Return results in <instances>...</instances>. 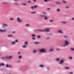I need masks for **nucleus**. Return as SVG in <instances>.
<instances>
[{"mask_svg":"<svg viewBox=\"0 0 74 74\" xmlns=\"http://www.w3.org/2000/svg\"><path fill=\"white\" fill-rule=\"evenodd\" d=\"M39 32H50V30L49 29V28H46L44 30H39Z\"/></svg>","mask_w":74,"mask_h":74,"instance_id":"obj_1","label":"nucleus"},{"mask_svg":"<svg viewBox=\"0 0 74 74\" xmlns=\"http://www.w3.org/2000/svg\"><path fill=\"white\" fill-rule=\"evenodd\" d=\"M69 44V41L67 40H66L65 41V44L64 45V47H66V46H67V45H68V44Z\"/></svg>","mask_w":74,"mask_h":74,"instance_id":"obj_2","label":"nucleus"},{"mask_svg":"<svg viewBox=\"0 0 74 74\" xmlns=\"http://www.w3.org/2000/svg\"><path fill=\"white\" fill-rule=\"evenodd\" d=\"M40 52V53H42L43 52H46L47 50L45 49H42L39 50Z\"/></svg>","mask_w":74,"mask_h":74,"instance_id":"obj_3","label":"nucleus"},{"mask_svg":"<svg viewBox=\"0 0 74 74\" xmlns=\"http://www.w3.org/2000/svg\"><path fill=\"white\" fill-rule=\"evenodd\" d=\"M34 7V8H36V7H37V6L36 5H34V6H32L31 7V8L32 10H34V9H33Z\"/></svg>","mask_w":74,"mask_h":74,"instance_id":"obj_4","label":"nucleus"},{"mask_svg":"<svg viewBox=\"0 0 74 74\" xmlns=\"http://www.w3.org/2000/svg\"><path fill=\"white\" fill-rule=\"evenodd\" d=\"M40 43L39 42H34V44L35 45H37V44H40Z\"/></svg>","mask_w":74,"mask_h":74,"instance_id":"obj_5","label":"nucleus"},{"mask_svg":"<svg viewBox=\"0 0 74 74\" xmlns=\"http://www.w3.org/2000/svg\"><path fill=\"white\" fill-rule=\"evenodd\" d=\"M58 33H61V34H63V32L61 30H59L58 31Z\"/></svg>","mask_w":74,"mask_h":74,"instance_id":"obj_6","label":"nucleus"},{"mask_svg":"<svg viewBox=\"0 0 74 74\" xmlns=\"http://www.w3.org/2000/svg\"><path fill=\"white\" fill-rule=\"evenodd\" d=\"M17 19L18 22H22V20L20 19Z\"/></svg>","mask_w":74,"mask_h":74,"instance_id":"obj_7","label":"nucleus"},{"mask_svg":"<svg viewBox=\"0 0 74 74\" xmlns=\"http://www.w3.org/2000/svg\"><path fill=\"white\" fill-rule=\"evenodd\" d=\"M0 32H4V33L6 32V30H1L0 29Z\"/></svg>","mask_w":74,"mask_h":74,"instance_id":"obj_8","label":"nucleus"},{"mask_svg":"<svg viewBox=\"0 0 74 74\" xmlns=\"http://www.w3.org/2000/svg\"><path fill=\"white\" fill-rule=\"evenodd\" d=\"M43 17H45V19H48V18H49V17H48V16H46L45 15H43Z\"/></svg>","mask_w":74,"mask_h":74,"instance_id":"obj_9","label":"nucleus"},{"mask_svg":"<svg viewBox=\"0 0 74 74\" xmlns=\"http://www.w3.org/2000/svg\"><path fill=\"white\" fill-rule=\"evenodd\" d=\"M63 62H64V61L63 60H61L60 62V64H62V63H63Z\"/></svg>","mask_w":74,"mask_h":74,"instance_id":"obj_10","label":"nucleus"},{"mask_svg":"<svg viewBox=\"0 0 74 74\" xmlns=\"http://www.w3.org/2000/svg\"><path fill=\"white\" fill-rule=\"evenodd\" d=\"M12 58V56H10L9 57H7V58L8 59H11Z\"/></svg>","mask_w":74,"mask_h":74,"instance_id":"obj_11","label":"nucleus"},{"mask_svg":"<svg viewBox=\"0 0 74 74\" xmlns=\"http://www.w3.org/2000/svg\"><path fill=\"white\" fill-rule=\"evenodd\" d=\"M11 44L12 45H14V44H15V42L14 41H13L11 42Z\"/></svg>","mask_w":74,"mask_h":74,"instance_id":"obj_12","label":"nucleus"},{"mask_svg":"<svg viewBox=\"0 0 74 74\" xmlns=\"http://www.w3.org/2000/svg\"><path fill=\"white\" fill-rule=\"evenodd\" d=\"M56 4H61V3H59L58 2H56Z\"/></svg>","mask_w":74,"mask_h":74,"instance_id":"obj_13","label":"nucleus"},{"mask_svg":"<svg viewBox=\"0 0 74 74\" xmlns=\"http://www.w3.org/2000/svg\"><path fill=\"white\" fill-rule=\"evenodd\" d=\"M42 14H45V15H47V13L45 12H42Z\"/></svg>","mask_w":74,"mask_h":74,"instance_id":"obj_14","label":"nucleus"},{"mask_svg":"<svg viewBox=\"0 0 74 74\" xmlns=\"http://www.w3.org/2000/svg\"><path fill=\"white\" fill-rule=\"evenodd\" d=\"M53 50V49H51L49 50V52H51V51H52Z\"/></svg>","mask_w":74,"mask_h":74,"instance_id":"obj_15","label":"nucleus"},{"mask_svg":"<svg viewBox=\"0 0 74 74\" xmlns=\"http://www.w3.org/2000/svg\"><path fill=\"white\" fill-rule=\"evenodd\" d=\"M8 37H12L13 36L11 34H9L8 35Z\"/></svg>","mask_w":74,"mask_h":74,"instance_id":"obj_16","label":"nucleus"},{"mask_svg":"<svg viewBox=\"0 0 74 74\" xmlns=\"http://www.w3.org/2000/svg\"><path fill=\"white\" fill-rule=\"evenodd\" d=\"M33 52L34 53H36V52L37 51H36V50H35V49L34 50H33Z\"/></svg>","mask_w":74,"mask_h":74,"instance_id":"obj_17","label":"nucleus"},{"mask_svg":"<svg viewBox=\"0 0 74 74\" xmlns=\"http://www.w3.org/2000/svg\"><path fill=\"white\" fill-rule=\"evenodd\" d=\"M26 26L28 27L30 26V25L29 24H26Z\"/></svg>","mask_w":74,"mask_h":74,"instance_id":"obj_18","label":"nucleus"},{"mask_svg":"<svg viewBox=\"0 0 74 74\" xmlns=\"http://www.w3.org/2000/svg\"><path fill=\"white\" fill-rule=\"evenodd\" d=\"M40 67H41L42 68H43V67H44V66L41 65H40Z\"/></svg>","mask_w":74,"mask_h":74,"instance_id":"obj_19","label":"nucleus"},{"mask_svg":"<svg viewBox=\"0 0 74 74\" xmlns=\"http://www.w3.org/2000/svg\"><path fill=\"white\" fill-rule=\"evenodd\" d=\"M31 14H36V12H34V11H32V12H31Z\"/></svg>","mask_w":74,"mask_h":74,"instance_id":"obj_20","label":"nucleus"},{"mask_svg":"<svg viewBox=\"0 0 74 74\" xmlns=\"http://www.w3.org/2000/svg\"><path fill=\"white\" fill-rule=\"evenodd\" d=\"M24 44L25 45H27V42H25Z\"/></svg>","mask_w":74,"mask_h":74,"instance_id":"obj_21","label":"nucleus"},{"mask_svg":"<svg viewBox=\"0 0 74 74\" xmlns=\"http://www.w3.org/2000/svg\"><path fill=\"white\" fill-rule=\"evenodd\" d=\"M49 22L51 23L53 22V20H50Z\"/></svg>","mask_w":74,"mask_h":74,"instance_id":"obj_22","label":"nucleus"},{"mask_svg":"<svg viewBox=\"0 0 74 74\" xmlns=\"http://www.w3.org/2000/svg\"><path fill=\"white\" fill-rule=\"evenodd\" d=\"M62 23H63V24H66V22L63 21V22H62Z\"/></svg>","mask_w":74,"mask_h":74,"instance_id":"obj_23","label":"nucleus"},{"mask_svg":"<svg viewBox=\"0 0 74 74\" xmlns=\"http://www.w3.org/2000/svg\"><path fill=\"white\" fill-rule=\"evenodd\" d=\"M50 0H44V1L45 2H48V1H49Z\"/></svg>","mask_w":74,"mask_h":74,"instance_id":"obj_24","label":"nucleus"},{"mask_svg":"<svg viewBox=\"0 0 74 74\" xmlns=\"http://www.w3.org/2000/svg\"><path fill=\"white\" fill-rule=\"evenodd\" d=\"M26 46L25 45H24L23 46V48H26Z\"/></svg>","mask_w":74,"mask_h":74,"instance_id":"obj_25","label":"nucleus"},{"mask_svg":"<svg viewBox=\"0 0 74 74\" xmlns=\"http://www.w3.org/2000/svg\"><path fill=\"white\" fill-rule=\"evenodd\" d=\"M23 6H26V3H23Z\"/></svg>","mask_w":74,"mask_h":74,"instance_id":"obj_26","label":"nucleus"},{"mask_svg":"<svg viewBox=\"0 0 74 74\" xmlns=\"http://www.w3.org/2000/svg\"><path fill=\"white\" fill-rule=\"evenodd\" d=\"M64 38H68V37H67V36H64Z\"/></svg>","mask_w":74,"mask_h":74,"instance_id":"obj_27","label":"nucleus"},{"mask_svg":"<svg viewBox=\"0 0 74 74\" xmlns=\"http://www.w3.org/2000/svg\"><path fill=\"white\" fill-rule=\"evenodd\" d=\"M69 59H70V60H72V59H73V57H70Z\"/></svg>","mask_w":74,"mask_h":74,"instance_id":"obj_28","label":"nucleus"},{"mask_svg":"<svg viewBox=\"0 0 74 74\" xmlns=\"http://www.w3.org/2000/svg\"><path fill=\"white\" fill-rule=\"evenodd\" d=\"M15 42H18V40L16 39V40H15Z\"/></svg>","mask_w":74,"mask_h":74,"instance_id":"obj_29","label":"nucleus"},{"mask_svg":"<svg viewBox=\"0 0 74 74\" xmlns=\"http://www.w3.org/2000/svg\"><path fill=\"white\" fill-rule=\"evenodd\" d=\"M1 65H2V66H4V64H0V66H1Z\"/></svg>","mask_w":74,"mask_h":74,"instance_id":"obj_30","label":"nucleus"},{"mask_svg":"<svg viewBox=\"0 0 74 74\" xmlns=\"http://www.w3.org/2000/svg\"><path fill=\"white\" fill-rule=\"evenodd\" d=\"M56 60L57 61H59V60H60V59H59V58H56Z\"/></svg>","mask_w":74,"mask_h":74,"instance_id":"obj_31","label":"nucleus"},{"mask_svg":"<svg viewBox=\"0 0 74 74\" xmlns=\"http://www.w3.org/2000/svg\"><path fill=\"white\" fill-rule=\"evenodd\" d=\"M57 11L58 12H60V10H59V9H57Z\"/></svg>","mask_w":74,"mask_h":74,"instance_id":"obj_32","label":"nucleus"},{"mask_svg":"<svg viewBox=\"0 0 74 74\" xmlns=\"http://www.w3.org/2000/svg\"><path fill=\"white\" fill-rule=\"evenodd\" d=\"M18 54H20L21 53V51H18L17 53Z\"/></svg>","mask_w":74,"mask_h":74,"instance_id":"obj_33","label":"nucleus"},{"mask_svg":"<svg viewBox=\"0 0 74 74\" xmlns=\"http://www.w3.org/2000/svg\"><path fill=\"white\" fill-rule=\"evenodd\" d=\"M32 37H35V35L32 34Z\"/></svg>","mask_w":74,"mask_h":74,"instance_id":"obj_34","label":"nucleus"},{"mask_svg":"<svg viewBox=\"0 0 74 74\" xmlns=\"http://www.w3.org/2000/svg\"><path fill=\"white\" fill-rule=\"evenodd\" d=\"M65 69H69V67H65Z\"/></svg>","mask_w":74,"mask_h":74,"instance_id":"obj_35","label":"nucleus"},{"mask_svg":"<svg viewBox=\"0 0 74 74\" xmlns=\"http://www.w3.org/2000/svg\"><path fill=\"white\" fill-rule=\"evenodd\" d=\"M10 66V65H6V66L7 67H8Z\"/></svg>","mask_w":74,"mask_h":74,"instance_id":"obj_36","label":"nucleus"},{"mask_svg":"<svg viewBox=\"0 0 74 74\" xmlns=\"http://www.w3.org/2000/svg\"><path fill=\"white\" fill-rule=\"evenodd\" d=\"M32 40H36V38H32Z\"/></svg>","mask_w":74,"mask_h":74,"instance_id":"obj_37","label":"nucleus"},{"mask_svg":"<svg viewBox=\"0 0 74 74\" xmlns=\"http://www.w3.org/2000/svg\"><path fill=\"white\" fill-rule=\"evenodd\" d=\"M71 51H74V49L73 48H71Z\"/></svg>","mask_w":74,"mask_h":74,"instance_id":"obj_38","label":"nucleus"},{"mask_svg":"<svg viewBox=\"0 0 74 74\" xmlns=\"http://www.w3.org/2000/svg\"><path fill=\"white\" fill-rule=\"evenodd\" d=\"M21 58H22V57L21 56H19L18 58L19 59H21Z\"/></svg>","mask_w":74,"mask_h":74,"instance_id":"obj_39","label":"nucleus"},{"mask_svg":"<svg viewBox=\"0 0 74 74\" xmlns=\"http://www.w3.org/2000/svg\"><path fill=\"white\" fill-rule=\"evenodd\" d=\"M62 2L63 3H66V2L64 1H62Z\"/></svg>","mask_w":74,"mask_h":74,"instance_id":"obj_40","label":"nucleus"},{"mask_svg":"<svg viewBox=\"0 0 74 74\" xmlns=\"http://www.w3.org/2000/svg\"><path fill=\"white\" fill-rule=\"evenodd\" d=\"M37 37H38V38H40V36H38Z\"/></svg>","mask_w":74,"mask_h":74,"instance_id":"obj_41","label":"nucleus"},{"mask_svg":"<svg viewBox=\"0 0 74 74\" xmlns=\"http://www.w3.org/2000/svg\"><path fill=\"white\" fill-rule=\"evenodd\" d=\"M66 8H69V7L67 6H66L65 7Z\"/></svg>","mask_w":74,"mask_h":74,"instance_id":"obj_42","label":"nucleus"},{"mask_svg":"<svg viewBox=\"0 0 74 74\" xmlns=\"http://www.w3.org/2000/svg\"><path fill=\"white\" fill-rule=\"evenodd\" d=\"M47 10H51V9L50 8H47Z\"/></svg>","mask_w":74,"mask_h":74,"instance_id":"obj_43","label":"nucleus"},{"mask_svg":"<svg viewBox=\"0 0 74 74\" xmlns=\"http://www.w3.org/2000/svg\"><path fill=\"white\" fill-rule=\"evenodd\" d=\"M3 25H4V26H7V25H5V24H3Z\"/></svg>","mask_w":74,"mask_h":74,"instance_id":"obj_44","label":"nucleus"},{"mask_svg":"<svg viewBox=\"0 0 74 74\" xmlns=\"http://www.w3.org/2000/svg\"><path fill=\"white\" fill-rule=\"evenodd\" d=\"M49 38H46V39L47 40H49Z\"/></svg>","mask_w":74,"mask_h":74,"instance_id":"obj_45","label":"nucleus"},{"mask_svg":"<svg viewBox=\"0 0 74 74\" xmlns=\"http://www.w3.org/2000/svg\"><path fill=\"white\" fill-rule=\"evenodd\" d=\"M10 21H13V19H10Z\"/></svg>","mask_w":74,"mask_h":74,"instance_id":"obj_46","label":"nucleus"},{"mask_svg":"<svg viewBox=\"0 0 74 74\" xmlns=\"http://www.w3.org/2000/svg\"><path fill=\"white\" fill-rule=\"evenodd\" d=\"M70 74H73V72H70Z\"/></svg>","mask_w":74,"mask_h":74,"instance_id":"obj_47","label":"nucleus"},{"mask_svg":"<svg viewBox=\"0 0 74 74\" xmlns=\"http://www.w3.org/2000/svg\"><path fill=\"white\" fill-rule=\"evenodd\" d=\"M56 50H57V51H58L59 50V49H58V48H57L56 49Z\"/></svg>","mask_w":74,"mask_h":74,"instance_id":"obj_48","label":"nucleus"},{"mask_svg":"<svg viewBox=\"0 0 74 74\" xmlns=\"http://www.w3.org/2000/svg\"><path fill=\"white\" fill-rule=\"evenodd\" d=\"M13 33H15V31H13Z\"/></svg>","mask_w":74,"mask_h":74,"instance_id":"obj_49","label":"nucleus"},{"mask_svg":"<svg viewBox=\"0 0 74 74\" xmlns=\"http://www.w3.org/2000/svg\"><path fill=\"white\" fill-rule=\"evenodd\" d=\"M49 68H47V69L48 70H49Z\"/></svg>","mask_w":74,"mask_h":74,"instance_id":"obj_50","label":"nucleus"},{"mask_svg":"<svg viewBox=\"0 0 74 74\" xmlns=\"http://www.w3.org/2000/svg\"><path fill=\"white\" fill-rule=\"evenodd\" d=\"M36 1V0H33V1H34V2H35Z\"/></svg>","mask_w":74,"mask_h":74,"instance_id":"obj_51","label":"nucleus"},{"mask_svg":"<svg viewBox=\"0 0 74 74\" xmlns=\"http://www.w3.org/2000/svg\"><path fill=\"white\" fill-rule=\"evenodd\" d=\"M72 21H74V19H72Z\"/></svg>","mask_w":74,"mask_h":74,"instance_id":"obj_52","label":"nucleus"},{"mask_svg":"<svg viewBox=\"0 0 74 74\" xmlns=\"http://www.w3.org/2000/svg\"><path fill=\"white\" fill-rule=\"evenodd\" d=\"M21 62V61H18V63H20Z\"/></svg>","mask_w":74,"mask_h":74,"instance_id":"obj_53","label":"nucleus"},{"mask_svg":"<svg viewBox=\"0 0 74 74\" xmlns=\"http://www.w3.org/2000/svg\"><path fill=\"white\" fill-rule=\"evenodd\" d=\"M19 17H18L17 19H19Z\"/></svg>","mask_w":74,"mask_h":74,"instance_id":"obj_54","label":"nucleus"},{"mask_svg":"<svg viewBox=\"0 0 74 74\" xmlns=\"http://www.w3.org/2000/svg\"><path fill=\"white\" fill-rule=\"evenodd\" d=\"M14 1H17V0H14Z\"/></svg>","mask_w":74,"mask_h":74,"instance_id":"obj_55","label":"nucleus"},{"mask_svg":"<svg viewBox=\"0 0 74 74\" xmlns=\"http://www.w3.org/2000/svg\"><path fill=\"white\" fill-rule=\"evenodd\" d=\"M28 2H29V3H30V1H28Z\"/></svg>","mask_w":74,"mask_h":74,"instance_id":"obj_56","label":"nucleus"},{"mask_svg":"<svg viewBox=\"0 0 74 74\" xmlns=\"http://www.w3.org/2000/svg\"><path fill=\"white\" fill-rule=\"evenodd\" d=\"M45 19V20H47V19Z\"/></svg>","mask_w":74,"mask_h":74,"instance_id":"obj_57","label":"nucleus"},{"mask_svg":"<svg viewBox=\"0 0 74 74\" xmlns=\"http://www.w3.org/2000/svg\"><path fill=\"white\" fill-rule=\"evenodd\" d=\"M10 19H12V18H10Z\"/></svg>","mask_w":74,"mask_h":74,"instance_id":"obj_58","label":"nucleus"},{"mask_svg":"<svg viewBox=\"0 0 74 74\" xmlns=\"http://www.w3.org/2000/svg\"><path fill=\"white\" fill-rule=\"evenodd\" d=\"M72 19H74V18H72Z\"/></svg>","mask_w":74,"mask_h":74,"instance_id":"obj_59","label":"nucleus"}]
</instances>
